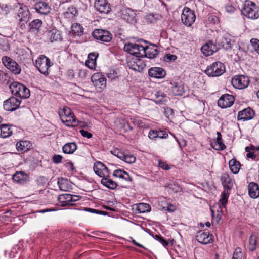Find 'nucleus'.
I'll return each instance as SVG.
<instances>
[{"label":"nucleus","instance_id":"052dcab7","mask_svg":"<svg viewBox=\"0 0 259 259\" xmlns=\"http://www.w3.org/2000/svg\"><path fill=\"white\" fill-rule=\"evenodd\" d=\"M156 136L160 138H165L168 136V134L163 131H157V135Z\"/></svg>","mask_w":259,"mask_h":259},{"label":"nucleus","instance_id":"774afa93","mask_svg":"<svg viewBox=\"0 0 259 259\" xmlns=\"http://www.w3.org/2000/svg\"><path fill=\"white\" fill-rule=\"evenodd\" d=\"M226 11L228 13H232L235 11V8L231 6H228L226 7Z\"/></svg>","mask_w":259,"mask_h":259},{"label":"nucleus","instance_id":"4d7b16f0","mask_svg":"<svg viewBox=\"0 0 259 259\" xmlns=\"http://www.w3.org/2000/svg\"><path fill=\"white\" fill-rule=\"evenodd\" d=\"M9 11V6L5 5V7L4 5H2L0 4V14L4 12L5 14H7V12Z\"/></svg>","mask_w":259,"mask_h":259},{"label":"nucleus","instance_id":"a19ab883","mask_svg":"<svg viewBox=\"0 0 259 259\" xmlns=\"http://www.w3.org/2000/svg\"><path fill=\"white\" fill-rule=\"evenodd\" d=\"M249 250L251 251H254L256 249V237L254 235H251L249 238Z\"/></svg>","mask_w":259,"mask_h":259},{"label":"nucleus","instance_id":"0eeeda50","mask_svg":"<svg viewBox=\"0 0 259 259\" xmlns=\"http://www.w3.org/2000/svg\"><path fill=\"white\" fill-rule=\"evenodd\" d=\"M196 16L193 11L185 7L181 16L182 22L187 26H190L195 21Z\"/></svg>","mask_w":259,"mask_h":259},{"label":"nucleus","instance_id":"bb28decb","mask_svg":"<svg viewBox=\"0 0 259 259\" xmlns=\"http://www.w3.org/2000/svg\"><path fill=\"white\" fill-rule=\"evenodd\" d=\"M144 54L143 57H146L150 59L155 58L158 54V51L156 49L149 48L148 46L144 47Z\"/></svg>","mask_w":259,"mask_h":259},{"label":"nucleus","instance_id":"ddd939ff","mask_svg":"<svg viewBox=\"0 0 259 259\" xmlns=\"http://www.w3.org/2000/svg\"><path fill=\"white\" fill-rule=\"evenodd\" d=\"M94 7L101 14H106L111 10L110 4L106 0H96Z\"/></svg>","mask_w":259,"mask_h":259},{"label":"nucleus","instance_id":"69168bd1","mask_svg":"<svg viewBox=\"0 0 259 259\" xmlns=\"http://www.w3.org/2000/svg\"><path fill=\"white\" fill-rule=\"evenodd\" d=\"M71 200H70V203L72 202H76L78 200H79L80 199V198H81L80 196H78V195H71Z\"/></svg>","mask_w":259,"mask_h":259},{"label":"nucleus","instance_id":"aec40b11","mask_svg":"<svg viewBox=\"0 0 259 259\" xmlns=\"http://www.w3.org/2000/svg\"><path fill=\"white\" fill-rule=\"evenodd\" d=\"M212 235L207 233L199 231L196 236V240L200 243L204 244H207L211 243L212 241Z\"/></svg>","mask_w":259,"mask_h":259},{"label":"nucleus","instance_id":"4468645a","mask_svg":"<svg viewBox=\"0 0 259 259\" xmlns=\"http://www.w3.org/2000/svg\"><path fill=\"white\" fill-rule=\"evenodd\" d=\"M234 97L229 94L222 95L218 101V106L222 108H226L231 106L234 102Z\"/></svg>","mask_w":259,"mask_h":259},{"label":"nucleus","instance_id":"2eb2a0df","mask_svg":"<svg viewBox=\"0 0 259 259\" xmlns=\"http://www.w3.org/2000/svg\"><path fill=\"white\" fill-rule=\"evenodd\" d=\"M219 47H222L226 50L230 49L232 47L231 36L226 34L223 36H218L216 39Z\"/></svg>","mask_w":259,"mask_h":259},{"label":"nucleus","instance_id":"b1692460","mask_svg":"<svg viewBox=\"0 0 259 259\" xmlns=\"http://www.w3.org/2000/svg\"><path fill=\"white\" fill-rule=\"evenodd\" d=\"M248 193L252 198H256L259 196V187L256 183L250 182L249 184Z\"/></svg>","mask_w":259,"mask_h":259},{"label":"nucleus","instance_id":"79ce46f5","mask_svg":"<svg viewBox=\"0 0 259 259\" xmlns=\"http://www.w3.org/2000/svg\"><path fill=\"white\" fill-rule=\"evenodd\" d=\"M42 23V21L40 20L35 19L29 24V26L31 29L38 30L41 26Z\"/></svg>","mask_w":259,"mask_h":259},{"label":"nucleus","instance_id":"0e129e2a","mask_svg":"<svg viewBox=\"0 0 259 259\" xmlns=\"http://www.w3.org/2000/svg\"><path fill=\"white\" fill-rule=\"evenodd\" d=\"M246 0H236V3L237 4L238 9L241 10V8H242V5L244 4V2Z\"/></svg>","mask_w":259,"mask_h":259},{"label":"nucleus","instance_id":"8fccbe9b","mask_svg":"<svg viewBox=\"0 0 259 259\" xmlns=\"http://www.w3.org/2000/svg\"><path fill=\"white\" fill-rule=\"evenodd\" d=\"M122 160L128 163H133L136 160V157L133 155L124 154V157Z\"/></svg>","mask_w":259,"mask_h":259},{"label":"nucleus","instance_id":"680f3d73","mask_svg":"<svg viewBox=\"0 0 259 259\" xmlns=\"http://www.w3.org/2000/svg\"><path fill=\"white\" fill-rule=\"evenodd\" d=\"M27 179H13L14 183L18 184H24L26 183Z\"/></svg>","mask_w":259,"mask_h":259},{"label":"nucleus","instance_id":"6e6d98bb","mask_svg":"<svg viewBox=\"0 0 259 259\" xmlns=\"http://www.w3.org/2000/svg\"><path fill=\"white\" fill-rule=\"evenodd\" d=\"M79 132L82 136L87 137L88 139L91 138L93 136L92 133H89L83 129L80 130Z\"/></svg>","mask_w":259,"mask_h":259},{"label":"nucleus","instance_id":"09e8293b","mask_svg":"<svg viewBox=\"0 0 259 259\" xmlns=\"http://www.w3.org/2000/svg\"><path fill=\"white\" fill-rule=\"evenodd\" d=\"M111 153L118 157L119 159L122 160L124 157L125 153L121 151L118 149H115L111 151Z\"/></svg>","mask_w":259,"mask_h":259},{"label":"nucleus","instance_id":"a878e982","mask_svg":"<svg viewBox=\"0 0 259 259\" xmlns=\"http://www.w3.org/2000/svg\"><path fill=\"white\" fill-rule=\"evenodd\" d=\"M98 54L95 53H91L88 55V60L85 62L86 66L90 69L95 68L96 65V59Z\"/></svg>","mask_w":259,"mask_h":259},{"label":"nucleus","instance_id":"ea45409f","mask_svg":"<svg viewBox=\"0 0 259 259\" xmlns=\"http://www.w3.org/2000/svg\"><path fill=\"white\" fill-rule=\"evenodd\" d=\"M73 113L72 112L71 109L67 107H64L63 109L59 110V114L61 120L63 117H66L67 116H70Z\"/></svg>","mask_w":259,"mask_h":259},{"label":"nucleus","instance_id":"49530a36","mask_svg":"<svg viewBox=\"0 0 259 259\" xmlns=\"http://www.w3.org/2000/svg\"><path fill=\"white\" fill-rule=\"evenodd\" d=\"M166 187L174 192H180L181 190V188L179 186V185L175 183L168 184L166 186Z\"/></svg>","mask_w":259,"mask_h":259},{"label":"nucleus","instance_id":"e433bc0d","mask_svg":"<svg viewBox=\"0 0 259 259\" xmlns=\"http://www.w3.org/2000/svg\"><path fill=\"white\" fill-rule=\"evenodd\" d=\"M171 91L175 96H181L184 92V90L182 85L175 83V84L172 87Z\"/></svg>","mask_w":259,"mask_h":259},{"label":"nucleus","instance_id":"13d9d810","mask_svg":"<svg viewBox=\"0 0 259 259\" xmlns=\"http://www.w3.org/2000/svg\"><path fill=\"white\" fill-rule=\"evenodd\" d=\"M174 113L172 109L167 107L164 108V114L166 117H169L170 115H172Z\"/></svg>","mask_w":259,"mask_h":259},{"label":"nucleus","instance_id":"423d86ee","mask_svg":"<svg viewBox=\"0 0 259 259\" xmlns=\"http://www.w3.org/2000/svg\"><path fill=\"white\" fill-rule=\"evenodd\" d=\"M124 50L138 57H143L145 51L143 46L134 43L125 44L124 47Z\"/></svg>","mask_w":259,"mask_h":259},{"label":"nucleus","instance_id":"bf43d9fd","mask_svg":"<svg viewBox=\"0 0 259 259\" xmlns=\"http://www.w3.org/2000/svg\"><path fill=\"white\" fill-rule=\"evenodd\" d=\"M156 135H157V131L151 130L149 133L148 137H149V138L153 139L155 138L158 137L157 136H156Z\"/></svg>","mask_w":259,"mask_h":259},{"label":"nucleus","instance_id":"7ed1b4c3","mask_svg":"<svg viewBox=\"0 0 259 259\" xmlns=\"http://www.w3.org/2000/svg\"><path fill=\"white\" fill-rule=\"evenodd\" d=\"M225 71V67L220 62H215L208 66L205 73L209 76H219Z\"/></svg>","mask_w":259,"mask_h":259},{"label":"nucleus","instance_id":"5fc2aeb1","mask_svg":"<svg viewBox=\"0 0 259 259\" xmlns=\"http://www.w3.org/2000/svg\"><path fill=\"white\" fill-rule=\"evenodd\" d=\"M62 156L60 155H55L52 158V160L55 163H61L62 160Z\"/></svg>","mask_w":259,"mask_h":259},{"label":"nucleus","instance_id":"f704fd0d","mask_svg":"<svg viewBox=\"0 0 259 259\" xmlns=\"http://www.w3.org/2000/svg\"><path fill=\"white\" fill-rule=\"evenodd\" d=\"M49 36L51 42L60 40L61 39V36L59 30L53 29L49 32Z\"/></svg>","mask_w":259,"mask_h":259},{"label":"nucleus","instance_id":"c03bdc74","mask_svg":"<svg viewBox=\"0 0 259 259\" xmlns=\"http://www.w3.org/2000/svg\"><path fill=\"white\" fill-rule=\"evenodd\" d=\"M229 195V192H227L226 191H224V192L221 194V198L220 201L223 207H225L227 203Z\"/></svg>","mask_w":259,"mask_h":259},{"label":"nucleus","instance_id":"6ab92c4d","mask_svg":"<svg viewBox=\"0 0 259 259\" xmlns=\"http://www.w3.org/2000/svg\"><path fill=\"white\" fill-rule=\"evenodd\" d=\"M149 75L156 78H163L166 75L165 71L160 67H152L149 69Z\"/></svg>","mask_w":259,"mask_h":259},{"label":"nucleus","instance_id":"a211bd4d","mask_svg":"<svg viewBox=\"0 0 259 259\" xmlns=\"http://www.w3.org/2000/svg\"><path fill=\"white\" fill-rule=\"evenodd\" d=\"M91 79L95 86L99 87L101 89H103L106 86V79L100 73L94 74L92 76Z\"/></svg>","mask_w":259,"mask_h":259},{"label":"nucleus","instance_id":"4be33fe9","mask_svg":"<svg viewBox=\"0 0 259 259\" xmlns=\"http://www.w3.org/2000/svg\"><path fill=\"white\" fill-rule=\"evenodd\" d=\"M217 140L211 143V147L217 150H223L226 148L225 145L223 142L222 135L221 133L218 132Z\"/></svg>","mask_w":259,"mask_h":259},{"label":"nucleus","instance_id":"39448f33","mask_svg":"<svg viewBox=\"0 0 259 259\" xmlns=\"http://www.w3.org/2000/svg\"><path fill=\"white\" fill-rule=\"evenodd\" d=\"M18 8L17 18L19 21L22 24L20 25L21 28H23V26L26 23L30 17V13L28 8L26 6H22L20 4H17L16 6V8Z\"/></svg>","mask_w":259,"mask_h":259},{"label":"nucleus","instance_id":"58836bf2","mask_svg":"<svg viewBox=\"0 0 259 259\" xmlns=\"http://www.w3.org/2000/svg\"><path fill=\"white\" fill-rule=\"evenodd\" d=\"M113 176L115 177H118L119 178H126L125 176H126L128 178H131V176L125 171L122 169H116L115 170L113 173Z\"/></svg>","mask_w":259,"mask_h":259},{"label":"nucleus","instance_id":"c9c22d12","mask_svg":"<svg viewBox=\"0 0 259 259\" xmlns=\"http://www.w3.org/2000/svg\"><path fill=\"white\" fill-rule=\"evenodd\" d=\"M222 185L225 189L224 191L228 192L233 187L234 181L232 179H222Z\"/></svg>","mask_w":259,"mask_h":259},{"label":"nucleus","instance_id":"f257e3e1","mask_svg":"<svg viewBox=\"0 0 259 259\" xmlns=\"http://www.w3.org/2000/svg\"><path fill=\"white\" fill-rule=\"evenodd\" d=\"M241 13L245 17L256 19L259 18V7L249 0H246L241 8Z\"/></svg>","mask_w":259,"mask_h":259},{"label":"nucleus","instance_id":"5701e85b","mask_svg":"<svg viewBox=\"0 0 259 259\" xmlns=\"http://www.w3.org/2000/svg\"><path fill=\"white\" fill-rule=\"evenodd\" d=\"M135 16V12L130 8H125L121 11L122 18L128 22L133 21Z\"/></svg>","mask_w":259,"mask_h":259},{"label":"nucleus","instance_id":"c756f323","mask_svg":"<svg viewBox=\"0 0 259 259\" xmlns=\"http://www.w3.org/2000/svg\"><path fill=\"white\" fill-rule=\"evenodd\" d=\"M57 183L60 189L62 191H67L71 189L72 185L68 179H58Z\"/></svg>","mask_w":259,"mask_h":259},{"label":"nucleus","instance_id":"3c124183","mask_svg":"<svg viewBox=\"0 0 259 259\" xmlns=\"http://www.w3.org/2000/svg\"><path fill=\"white\" fill-rule=\"evenodd\" d=\"M242 254L240 248L236 249L234 252L232 258L235 259H242Z\"/></svg>","mask_w":259,"mask_h":259},{"label":"nucleus","instance_id":"1a4fd4ad","mask_svg":"<svg viewBox=\"0 0 259 259\" xmlns=\"http://www.w3.org/2000/svg\"><path fill=\"white\" fill-rule=\"evenodd\" d=\"M92 35L96 39L103 42H110L112 38V35L109 31L103 29L95 30L92 33Z\"/></svg>","mask_w":259,"mask_h":259},{"label":"nucleus","instance_id":"6e6552de","mask_svg":"<svg viewBox=\"0 0 259 259\" xmlns=\"http://www.w3.org/2000/svg\"><path fill=\"white\" fill-rule=\"evenodd\" d=\"M3 64L15 74L20 73L21 69L18 64L10 57L4 56L2 58Z\"/></svg>","mask_w":259,"mask_h":259},{"label":"nucleus","instance_id":"37998d69","mask_svg":"<svg viewBox=\"0 0 259 259\" xmlns=\"http://www.w3.org/2000/svg\"><path fill=\"white\" fill-rule=\"evenodd\" d=\"M72 32L78 35L81 34L83 33V28L80 24H75L72 26Z\"/></svg>","mask_w":259,"mask_h":259},{"label":"nucleus","instance_id":"dca6fc26","mask_svg":"<svg viewBox=\"0 0 259 259\" xmlns=\"http://www.w3.org/2000/svg\"><path fill=\"white\" fill-rule=\"evenodd\" d=\"M219 49V47L212 41H209L202 46L201 48L202 53L206 56L212 55Z\"/></svg>","mask_w":259,"mask_h":259},{"label":"nucleus","instance_id":"cd10ccee","mask_svg":"<svg viewBox=\"0 0 259 259\" xmlns=\"http://www.w3.org/2000/svg\"><path fill=\"white\" fill-rule=\"evenodd\" d=\"M71 195L69 194H63L58 196V200L62 203V206H72L73 204L70 203V200H71Z\"/></svg>","mask_w":259,"mask_h":259},{"label":"nucleus","instance_id":"de8ad7c7","mask_svg":"<svg viewBox=\"0 0 259 259\" xmlns=\"http://www.w3.org/2000/svg\"><path fill=\"white\" fill-rule=\"evenodd\" d=\"M250 43L254 50L259 54V40L256 38H252L250 40Z\"/></svg>","mask_w":259,"mask_h":259},{"label":"nucleus","instance_id":"473e14b6","mask_svg":"<svg viewBox=\"0 0 259 259\" xmlns=\"http://www.w3.org/2000/svg\"><path fill=\"white\" fill-rule=\"evenodd\" d=\"M229 165L231 171L234 174L239 172L240 168V164L236 159H232L229 162Z\"/></svg>","mask_w":259,"mask_h":259},{"label":"nucleus","instance_id":"f8f14e48","mask_svg":"<svg viewBox=\"0 0 259 259\" xmlns=\"http://www.w3.org/2000/svg\"><path fill=\"white\" fill-rule=\"evenodd\" d=\"M21 101L18 99L12 97L4 102L3 106L5 110L12 111L19 107Z\"/></svg>","mask_w":259,"mask_h":259},{"label":"nucleus","instance_id":"603ef678","mask_svg":"<svg viewBox=\"0 0 259 259\" xmlns=\"http://www.w3.org/2000/svg\"><path fill=\"white\" fill-rule=\"evenodd\" d=\"M27 177V174H25L23 171H19L13 174L12 178H25V177Z\"/></svg>","mask_w":259,"mask_h":259},{"label":"nucleus","instance_id":"4c0bfd02","mask_svg":"<svg viewBox=\"0 0 259 259\" xmlns=\"http://www.w3.org/2000/svg\"><path fill=\"white\" fill-rule=\"evenodd\" d=\"M137 209L139 213H144L150 211L151 206L148 204L141 203L138 205Z\"/></svg>","mask_w":259,"mask_h":259},{"label":"nucleus","instance_id":"338daca9","mask_svg":"<svg viewBox=\"0 0 259 259\" xmlns=\"http://www.w3.org/2000/svg\"><path fill=\"white\" fill-rule=\"evenodd\" d=\"M246 156L247 158H251L252 159H254L256 157V155L254 154V152H251L249 151V152H247Z\"/></svg>","mask_w":259,"mask_h":259},{"label":"nucleus","instance_id":"9d476101","mask_svg":"<svg viewBox=\"0 0 259 259\" xmlns=\"http://www.w3.org/2000/svg\"><path fill=\"white\" fill-rule=\"evenodd\" d=\"M232 84L236 89H242L247 87L249 83V78L244 75L234 76L231 81Z\"/></svg>","mask_w":259,"mask_h":259},{"label":"nucleus","instance_id":"412c9836","mask_svg":"<svg viewBox=\"0 0 259 259\" xmlns=\"http://www.w3.org/2000/svg\"><path fill=\"white\" fill-rule=\"evenodd\" d=\"M35 9L40 14L47 15L50 11V6L44 2H39L35 4Z\"/></svg>","mask_w":259,"mask_h":259},{"label":"nucleus","instance_id":"72a5a7b5","mask_svg":"<svg viewBox=\"0 0 259 259\" xmlns=\"http://www.w3.org/2000/svg\"><path fill=\"white\" fill-rule=\"evenodd\" d=\"M101 183L103 185L110 189H114L118 186L117 183L113 181L112 179H101Z\"/></svg>","mask_w":259,"mask_h":259},{"label":"nucleus","instance_id":"7c9ffc66","mask_svg":"<svg viewBox=\"0 0 259 259\" xmlns=\"http://www.w3.org/2000/svg\"><path fill=\"white\" fill-rule=\"evenodd\" d=\"M77 149V145L75 143H68L65 144L62 150L64 153L66 154H72Z\"/></svg>","mask_w":259,"mask_h":259},{"label":"nucleus","instance_id":"f03ea898","mask_svg":"<svg viewBox=\"0 0 259 259\" xmlns=\"http://www.w3.org/2000/svg\"><path fill=\"white\" fill-rule=\"evenodd\" d=\"M9 88L13 95L19 97L20 98L27 99L30 96V90L20 83L12 82L10 84Z\"/></svg>","mask_w":259,"mask_h":259},{"label":"nucleus","instance_id":"9b49d317","mask_svg":"<svg viewBox=\"0 0 259 259\" xmlns=\"http://www.w3.org/2000/svg\"><path fill=\"white\" fill-rule=\"evenodd\" d=\"M94 170L100 177L107 178L110 177V170L101 162H97L94 164Z\"/></svg>","mask_w":259,"mask_h":259},{"label":"nucleus","instance_id":"c85d7f7f","mask_svg":"<svg viewBox=\"0 0 259 259\" xmlns=\"http://www.w3.org/2000/svg\"><path fill=\"white\" fill-rule=\"evenodd\" d=\"M61 121L65 124L66 126L68 127H73L77 125V122L76 121L73 114L67 116L66 117H63Z\"/></svg>","mask_w":259,"mask_h":259},{"label":"nucleus","instance_id":"864d4df0","mask_svg":"<svg viewBox=\"0 0 259 259\" xmlns=\"http://www.w3.org/2000/svg\"><path fill=\"white\" fill-rule=\"evenodd\" d=\"M158 166L164 170H169L170 168V166L166 162H163L161 160L158 161Z\"/></svg>","mask_w":259,"mask_h":259},{"label":"nucleus","instance_id":"f3484780","mask_svg":"<svg viewBox=\"0 0 259 259\" xmlns=\"http://www.w3.org/2000/svg\"><path fill=\"white\" fill-rule=\"evenodd\" d=\"M254 116V111L250 107L239 111L238 113V119L246 121L251 119Z\"/></svg>","mask_w":259,"mask_h":259},{"label":"nucleus","instance_id":"20e7f679","mask_svg":"<svg viewBox=\"0 0 259 259\" xmlns=\"http://www.w3.org/2000/svg\"><path fill=\"white\" fill-rule=\"evenodd\" d=\"M52 65L50 60L45 55L40 56L35 61V66L40 72L45 75L49 74V68Z\"/></svg>","mask_w":259,"mask_h":259},{"label":"nucleus","instance_id":"2f4dec72","mask_svg":"<svg viewBox=\"0 0 259 259\" xmlns=\"http://www.w3.org/2000/svg\"><path fill=\"white\" fill-rule=\"evenodd\" d=\"M1 136L3 138H6L11 136L12 134V130L8 124H2L0 125Z\"/></svg>","mask_w":259,"mask_h":259},{"label":"nucleus","instance_id":"393cba45","mask_svg":"<svg viewBox=\"0 0 259 259\" xmlns=\"http://www.w3.org/2000/svg\"><path fill=\"white\" fill-rule=\"evenodd\" d=\"M31 146V143L27 141H20L16 145L17 151L21 152L27 151L30 149Z\"/></svg>","mask_w":259,"mask_h":259},{"label":"nucleus","instance_id":"a18cd8bd","mask_svg":"<svg viewBox=\"0 0 259 259\" xmlns=\"http://www.w3.org/2000/svg\"><path fill=\"white\" fill-rule=\"evenodd\" d=\"M155 95L157 98V102L161 103L167 101V97L163 92H157Z\"/></svg>","mask_w":259,"mask_h":259},{"label":"nucleus","instance_id":"e2e57ef3","mask_svg":"<svg viewBox=\"0 0 259 259\" xmlns=\"http://www.w3.org/2000/svg\"><path fill=\"white\" fill-rule=\"evenodd\" d=\"M166 57L167 60L170 61H174L177 59V56L172 54H167Z\"/></svg>","mask_w":259,"mask_h":259}]
</instances>
